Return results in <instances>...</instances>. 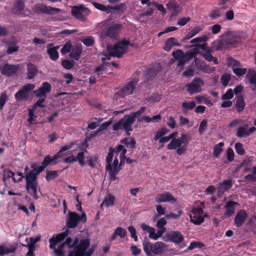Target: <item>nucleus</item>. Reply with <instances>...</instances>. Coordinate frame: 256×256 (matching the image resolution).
Returning a JSON list of instances; mask_svg holds the SVG:
<instances>
[{
  "label": "nucleus",
  "instance_id": "nucleus-1",
  "mask_svg": "<svg viewBox=\"0 0 256 256\" xmlns=\"http://www.w3.org/2000/svg\"><path fill=\"white\" fill-rule=\"evenodd\" d=\"M221 36V40H216L213 43L214 46L218 50L236 47L242 38L240 32L236 31H227Z\"/></svg>",
  "mask_w": 256,
  "mask_h": 256
},
{
  "label": "nucleus",
  "instance_id": "nucleus-2",
  "mask_svg": "<svg viewBox=\"0 0 256 256\" xmlns=\"http://www.w3.org/2000/svg\"><path fill=\"white\" fill-rule=\"evenodd\" d=\"M128 46H134V44H131L129 40H123L114 45H109L107 47L108 53L112 56L120 58L127 51Z\"/></svg>",
  "mask_w": 256,
  "mask_h": 256
},
{
  "label": "nucleus",
  "instance_id": "nucleus-3",
  "mask_svg": "<svg viewBox=\"0 0 256 256\" xmlns=\"http://www.w3.org/2000/svg\"><path fill=\"white\" fill-rule=\"evenodd\" d=\"M90 246V240L88 238L82 239L75 248L70 252L68 256H91L94 252V248H90L86 251Z\"/></svg>",
  "mask_w": 256,
  "mask_h": 256
},
{
  "label": "nucleus",
  "instance_id": "nucleus-4",
  "mask_svg": "<svg viewBox=\"0 0 256 256\" xmlns=\"http://www.w3.org/2000/svg\"><path fill=\"white\" fill-rule=\"evenodd\" d=\"M143 249L147 256H152V254H160L166 248V244L162 242H157L152 244L148 240L142 242Z\"/></svg>",
  "mask_w": 256,
  "mask_h": 256
},
{
  "label": "nucleus",
  "instance_id": "nucleus-5",
  "mask_svg": "<svg viewBox=\"0 0 256 256\" xmlns=\"http://www.w3.org/2000/svg\"><path fill=\"white\" fill-rule=\"evenodd\" d=\"M80 221L84 224L86 222V216L84 212L81 216L76 212H70L66 226L68 228H74L78 226V222Z\"/></svg>",
  "mask_w": 256,
  "mask_h": 256
},
{
  "label": "nucleus",
  "instance_id": "nucleus-6",
  "mask_svg": "<svg viewBox=\"0 0 256 256\" xmlns=\"http://www.w3.org/2000/svg\"><path fill=\"white\" fill-rule=\"evenodd\" d=\"M90 12L89 9L84 7L83 5L74 6L72 8V16L82 22L86 20V16L89 15Z\"/></svg>",
  "mask_w": 256,
  "mask_h": 256
},
{
  "label": "nucleus",
  "instance_id": "nucleus-7",
  "mask_svg": "<svg viewBox=\"0 0 256 256\" xmlns=\"http://www.w3.org/2000/svg\"><path fill=\"white\" fill-rule=\"evenodd\" d=\"M138 82L139 79L138 78H133L118 90V94L122 98H124L127 96L132 94L135 90L136 86Z\"/></svg>",
  "mask_w": 256,
  "mask_h": 256
},
{
  "label": "nucleus",
  "instance_id": "nucleus-8",
  "mask_svg": "<svg viewBox=\"0 0 256 256\" xmlns=\"http://www.w3.org/2000/svg\"><path fill=\"white\" fill-rule=\"evenodd\" d=\"M35 88V85L32 84H27L24 86L14 94V98L18 101L26 100L28 99L30 94Z\"/></svg>",
  "mask_w": 256,
  "mask_h": 256
},
{
  "label": "nucleus",
  "instance_id": "nucleus-9",
  "mask_svg": "<svg viewBox=\"0 0 256 256\" xmlns=\"http://www.w3.org/2000/svg\"><path fill=\"white\" fill-rule=\"evenodd\" d=\"M122 27V24H116L106 29L102 30L100 32V36L102 38H105L106 37L114 38L118 36Z\"/></svg>",
  "mask_w": 256,
  "mask_h": 256
},
{
  "label": "nucleus",
  "instance_id": "nucleus-10",
  "mask_svg": "<svg viewBox=\"0 0 256 256\" xmlns=\"http://www.w3.org/2000/svg\"><path fill=\"white\" fill-rule=\"evenodd\" d=\"M33 11L37 14H53L61 11L58 8L47 6L43 4H36L33 8Z\"/></svg>",
  "mask_w": 256,
  "mask_h": 256
},
{
  "label": "nucleus",
  "instance_id": "nucleus-11",
  "mask_svg": "<svg viewBox=\"0 0 256 256\" xmlns=\"http://www.w3.org/2000/svg\"><path fill=\"white\" fill-rule=\"evenodd\" d=\"M26 178V188L27 192L34 199L38 200V183L36 180H31L28 178Z\"/></svg>",
  "mask_w": 256,
  "mask_h": 256
},
{
  "label": "nucleus",
  "instance_id": "nucleus-12",
  "mask_svg": "<svg viewBox=\"0 0 256 256\" xmlns=\"http://www.w3.org/2000/svg\"><path fill=\"white\" fill-rule=\"evenodd\" d=\"M184 236L179 231H171L162 236V240L166 242H171L179 244L184 240Z\"/></svg>",
  "mask_w": 256,
  "mask_h": 256
},
{
  "label": "nucleus",
  "instance_id": "nucleus-13",
  "mask_svg": "<svg viewBox=\"0 0 256 256\" xmlns=\"http://www.w3.org/2000/svg\"><path fill=\"white\" fill-rule=\"evenodd\" d=\"M128 120L124 118L120 120L118 122L114 124L112 126V129L114 131H116L122 128L124 129L126 135L130 136V132L132 131L133 129L132 127L133 122H128Z\"/></svg>",
  "mask_w": 256,
  "mask_h": 256
},
{
  "label": "nucleus",
  "instance_id": "nucleus-14",
  "mask_svg": "<svg viewBox=\"0 0 256 256\" xmlns=\"http://www.w3.org/2000/svg\"><path fill=\"white\" fill-rule=\"evenodd\" d=\"M141 228L143 230L147 231L149 233L150 238L154 240H157L158 238L162 237L166 231V228H160V230L156 233V230L154 228L145 224H142L141 225Z\"/></svg>",
  "mask_w": 256,
  "mask_h": 256
},
{
  "label": "nucleus",
  "instance_id": "nucleus-15",
  "mask_svg": "<svg viewBox=\"0 0 256 256\" xmlns=\"http://www.w3.org/2000/svg\"><path fill=\"white\" fill-rule=\"evenodd\" d=\"M204 84V81L200 78H194L190 83L186 85V87L189 94H194L200 92Z\"/></svg>",
  "mask_w": 256,
  "mask_h": 256
},
{
  "label": "nucleus",
  "instance_id": "nucleus-16",
  "mask_svg": "<svg viewBox=\"0 0 256 256\" xmlns=\"http://www.w3.org/2000/svg\"><path fill=\"white\" fill-rule=\"evenodd\" d=\"M32 170L28 172L25 178H28L34 180L38 179V176L44 170V166H37L36 164H34L31 166Z\"/></svg>",
  "mask_w": 256,
  "mask_h": 256
},
{
  "label": "nucleus",
  "instance_id": "nucleus-17",
  "mask_svg": "<svg viewBox=\"0 0 256 256\" xmlns=\"http://www.w3.org/2000/svg\"><path fill=\"white\" fill-rule=\"evenodd\" d=\"M160 68L159 64L154 66H150L148 67L145 72L144 79L146 81L152 80L160 72Z\"/></svg>",
  "mask_w": 256,
  "mask_h": 256
},
{
  "label": "nucleus",
  "instance_id": "nucleus-18",
  "mask_svg": "<svg viewBox=\"0 0 256 256\" xmlns=\"http://www.w3.org/2000/svg\"><path fill=\"white\" fill-rule=\"evenodd\" d=\"M52 86L48 82H44L42 86L34 92L38 98H46V94L50 92Z\"/></svg>",
  "mask_w": 256,
  "mask_h": 256
},
{
  "label": "nucleus",
  "instance_id": "nucleus-19",
  "mask_svg": "<svg viewBox=\"0 0 256 256\" xmlns=\"http://www.w3.org/2000/svg\"><path fill=\"white\" fill-rule=\"evenodd\" d=\"M176 200L168 192L156 194V202L158 203L170 202L172 204H174Z\"/></svg>",
  "mask_w": 256,
  "mask_h": 256
},
{
  "label": "nucleus",
  "instance_id": "nucleus-20",
  "mask_svg": "<svg viewBox=\"0 0 256 256\" xmlns=\"http://www.w3.org/2000/svg\"><path fill=\"white\" fill-rule=\"evenodd\" d=\"M248 216V215L244 210H240L235 216L234 224L238 228L240 227L244 222Z\"/></svg>",
  "mask_w": 256,
  "mask_h": 256
},
{
  "label": "nucleus",
  "instance_id": "nucleus-21",
  "mask_svg": "<svg viewBox=\"0 0 256 256\" xmlns=\"http://www.w3.org/2000/svg\"><path fill=\"white\" fill-rule=\"evenodd\" d=\"M72 240L71 238H68L66 241L61 244L57 249H55L54 252L56 256H66L64 250V248L67 246L68 248H70V246L72 245Z\"/></svg>",
  "mask_w": 256,
  "mask_h": 256
},
{
  "label": "nucleus",
  "instance_id": "nucleus-22",
  "mask_svg": "<svg viewBox=\"0 0 256 256\" xmlns=\"http://www.w3.org/2000/svg\"><path fill=\"white\" fill-rule=\"evenodd\" d=\"M18 66L7 63L2 66V74L4 76H10L15 74L18 72Z\"/></svg>",
  "mask_w": 256,
  "mask_h": 256
},
{
  "label": "nucleus",
  "instance_id": "nucleus-23",
  "mask_svg": "<svg viewBox=\"0 0 256 256\" xmlns=\"http://www.w3.org/2000/svg\"><path fill=\"white\" fill-rule=\"evenodd\" d=\"M238 205V203L232 200H229L225 204L224 208L226 210L224 214V217H230L234 213L236 206Z\"/></svg>",
  "mask_w": 256,
  "mask_h": 256
},
{
  "label": "nucleus",
  "instance_id": "nucleus-24",
  "mask_svg": "<svg viewBox=\"0 0 256 256\" xmlns=\"http://www.w3.org/2000/svg\"><path fill=\"white\" fill-rule=\"evenodd\" d=\"M52 44H50L48 46L47 53L52 60H56L59 57L58 52V49L59 47L58 46L52 47Z\"/></svg>",
  "mask_w": 256,
  "mask_h": 256
},
{
  "label": "nucleus",
  "instance_id": "nucleus-25",
  "mask_svg": "<svg viewBox=\"0 0 256 256\" xmlns=\"http://www.w3.org/2000/svg\"><path fill=\"white\" fill-rule=\"evenodd\" d=\"M24 8L25 0H16L14 4L12 11L14 14L19 16V12L24 10Z\"/></svg>",
  "mask_w": 256,
  "mask_h": 256
},
{
  "label": "nucleus",
  "instance_id": "nucleus-26",
  "mask_svg": "<svg viewBox=\"0 0 256 256\" xmlns=\"http://www.w3.org/2000/svg\"><path fill=\"white\" fill-rule=\"evenodd\" d=\"M146 108L142 106L138 111L132 112L130 114L125 115L124 118L128 120V122L134 123L136 120V118L140 116L141 114L146 111Z\"/></svg>",
  "mask_w": 256,
  "mask_h": 256
},
{
  "label": "nucleus",
  "instance_id": "nucleus-27",
  "mask_svg": "<svg viewBox=\"0 0 256 256\" xmlns=\"http://www.w3.org/2000/svg\"><path fill=\"white\" fill-rule=\"evenodd\" d=\"M181 44L178 42L174 38H170L166 41L164 49L167 52L170 51L174 46H180Z\"/></svg>",
  "mask_w": 256,
  "mask_h": 256
},
{
  "label": "nucleus",
  "instance_id": "nucleus-28",
  "mask_svg": "<svg viewBox=\"0 0 256 256\" xmlns=\"http://www.w3.org/2000/svg\"><path fill=\"white\" fill-rule=\"evenodd\" d=\"M27 78L30 80L34 78L38 72L36 66L32 63L27 64Z\"/></svg>",
  "mask_w": 256,
  "mask_h": 256
},
{
  "label": "nucleus",
  "instance_id": "nucleus-29",
  "mask_svg": "<svg viewBox=\"0 0 256 256\" xmlns=\"http://www.w3.org/2000/svg\"><path fill=\"white\" fill-rule=\"evenodd\" d=\"M232 180H224L219 184L218 189H220L221 192H226L232 187Z\"/></svg>",
  "mask_w": 256,
  "mask_h": 256
},
{
  "label": "nucleus",
  "instance_id": "nucleus-30",
  "mask_svg": "<svg viewBox=\"0 0 256 256\" xmlns=\"http://www.w3.org/2000/svg\"><path fill=\"white\" fill-rule=\"evenodd\" d=\"M115 200L116 198L114 196L111 194H108L105 197L101 204V206L104 205L106 208L114 206V205Z\"/></svg>",
  "mask_w": 256,
  "mask_h": 256
},
{
  "label": "nucleus",
  "instance_id": "nucleus-31",
  "mask_svg": "<svg viewBox=\"0 0 256 256\" xmlns=\"http://www.w3.org/2000/svg\"><path fill=\"white\" fill-rule=\"evenodd\" d=\"M72 144H73L71 143L70 144H67L63 146L58 152V153L54 156L55 158V159L58 160V158L66 156L68 153L64 152L72 148Z\"/></svg>",
  "mask_w": 256,
  "mask_h": 256
},
{
  "label": "nucleus",
  "instance_id": "nucleus-32",
  "mask_svg": "<svg viewBox=\"0 0 256 256\" xmlns=\"http://www.w3.org/2000/svg\"><path fill=\"white\" fill-rule=\"evenodd\" d=\"M245 106L246 104L244 97L242 96H238L237 98L236 103L235 104L236 110L238 112H241L244 110Z\"/></svg>",
  "mask_w": 256,
  "mask_h": 256
},
{
  "label": "nucleus",
  "instance_id": "nucleus-33",
  "mask_svg": "<svg viewBox=\"0 0 256 256\" xmlns=\"http://www.w3.org/2000/svg\"><path fill=\"white\" fill-rule=\"evenodd\" d=\"M81 54V48L80 47L76 46L72 48L69 54V56L72 59L75 60H78L80 58Z\"/></svg>",
  "mask_w": 256,
  "mask_h": 256
},
{
  "label": "nucleus",
  "instance_id": "nucleus-34",
  "mask_svg": "<svg viewBox=\"0 0 256 256\" xmlns=\"http://www.w3.org/2000/svg\"><path fill=\"white\" fill-rule=\"evenodd\" d=\"M182 146L180 138H174L167 145V148L170 150H175Z\"/></svg>",
  "mask_w": 256,
  "mask_h": 256
},
{
  "label": "nucleus",
  "instance_id": "nucleus-35",
  "mask_svg": "<svg viewBox=\"0 0 256 256\" xmlns=\"http://www.w3.org/2000/svg\"><path fill=\"white\" fill-rule=\"evenodd\" d=\"M190 221L196 225H200L204 222V218L199 214L190 215Z\"/></svg>",
  "mask_w": 256,
  "mask_h": 256
},
{
  "label": "nucleus",
  "instance_id": "nucleus-36",
  "mask_svg": "<svg viewBox=\"0 0 256 256\" xmlns=\"http://www.w3.org/2000/svg\"><path fill=\"white\" fill-rule=\"evenodd\" d=\"M196 64L198 68L206 72H212L210 67L206 64L204 62L198 61L196 62Z\"/></svg>",
  "mask_w": 256,
  "mask_h": 256
},
{
  "label": "nucleus",
  "instance_id": "nucleus-37",
  "mask_svg": "<svg viewBox=\"0 0 256 256\" xmlns=\"http://www.w3.org/2000/svg\"><path fill=\"white\" fill-rule=\"evenodd\" d=\"M126 9V6L124 3H121L120 4L116 6H108V10H110V13H114L113 10L117 11L118 13L124 12Z\"/></svg>",
  "mask_w": 256,
  "mask_h": 256
},
{
  "label": "nucleus",
  "instance_id": "nucleus-38",
  "mask_svg": "<svg viewBox=\"0 0 256 256\" xmlns=\"http://www.w3.org/2000/svg\"><path fill=\"white\" fill-rule=\"evenodd\" d=\"M51 162H52L53 164H58V160L55 159L54 156H51L50 155L46 156L44 158V160L42 162V166H44V168L46 166H47L48 164H50Z\"/></svg>",
  "mask_w": 256,
  "mask_h": 256
},
{
  "label": "nucleus",
  "instance_id": "nucleus-39",
  "mask_svg": "<svg viewBox=\"0 0 256 256\" xmlns=\"http://www.w3.org/2000/svg\"><path fill=\"white\" fill-rule=\"evenodd\" d=\"M195 106L196 103L194 101L184 102L182 104V110L184 112H186L188 110H192Z\"/></svg>",
  "mask_w": 256,
  "mask_h": 256
},
{
  "label": "nucleus",
  "instance_id": "nucleus-40",
  "mask_svg": "<svg viewBox=\"0 0 256 256\" xmlns=\"http://www.w3.org/2000/svg\"><path fill=\"white\" fill-rule=\"evenodd\" d=\"M224 146L223 142H220L214 147V156L215 158H218L220 154L222 152L223 150L222 148Z\"/></svg>",
  "mask_w": 256,
  "mask_h": 256
},
{
  "label": "nucleus",
  "instance_id": "nucleus-41",
  "mask_svg": "<svg viewBox=\"0 0 256 256\" xmlns=\"http://www.w3.org/2000/svg\"><path fill=\"white\" fill-rule=\"evenodd\" d=\"M15 174L14 172H12L10 170H4V176L2 180L4 182H6V178H12L14 182H16V178L14 177Z\"/></svg>",
  "mask_w": 256,
  "mask_h": 256
},
{
  "label": "nucleus",
  "instance_id": "nucleus-42",
  "mask_svg": "<svg viewBox=\"0 0 256 256\" xmlns=\"http://www.w3.org/2000/svg\"><path fill=\"white\" fill-rule=\"evenodd\" d=\"M202 30V28L200 26L195 27L188 32L186 36L183 39V41L190 39V38L196 36V34H198Z\"/></svg>",
  "mask_w": 256,
  "mask_h": 256
},
{
  "label": "nucleus",
  "instance_id": "nucleus-43",
  "mask_svg": "<svg viewBox=\"0 0 256 256\" xmlns=\"http://www.w3.org/2000/svg\"><path fill=\"white\" fill-rule=\"evenodd\" d=\"M58 176V172L57 170L49 171L46 172V181L49 182L50 180H54Z\"/></svg>",
  "mask_w": 256,
  "mask_h": 256
},
{
  "label": "nucleus",
  "instance_id": "nucleus-44",
  "mask_svg": "<svg viewBox=\"0 0 256 256\" xmlns=\"http://www.w3.org/2000/svg\"><path fill=\"white\" fill-rule=\"evenodd\" d=\"M73 46L72 44V42L70 41H68L63 46L60 52L62 54L64 55L70 52Z\"/></svg>",
  "mask_w": 256,
  "mask_h": 256
},
{
  "label": "nucleus",
  "instance_id": "nucleus-45",
  "mask_svg": "<svg viewBox=\"0 0 256 256\" xmlns=\"http://www.w3.org/2000/svg\"><path fill=\"white\" fill-rule=\"evenodd\" d=\"M61 64L66 70H71L74 65V62L72 60H64L61 62Z\"/></svg>",
  "mask_w": 256,
  "mask_h": 256
},
{
  "label": "nucleus",
  "instance_id": "nucleus-46",
  "mask_svg": "<svg viewBox=\"0 0 256 256\" xmlns=\"http://www.w3.org/2000/svg\"><path fill=\"white\" fill-rule=\"evenodd\" d=\"M250 72L251 70H250L248 71V72L246 75V78L248 79L249 82L250 84L254 85V88H252V90L254 91L255 90V88H256V72L250 75Z\"/></svg>",
  "mask_w": 256,
  "mask_h": 256
},
{
  "label": "nucleus",
  "instance_id": "nucleus-47",
  "mask_svg": "<svg viewBox=\"0 0 256 256\" xmlns=\"http://www.w3.org/2000/svg\"><path fill=\"white\" fill-rule=\"evenodd\" d=\"M180 138L182 144L187 146L188 144L192 140V137L188 134H181Z\"/></svg>",
  "mask_w": 256,
  "mask_h": 256
},
{
  "label": "nucleus",
  "instance_id": "nucleus-48",
  "mask_svg": "<svg viewBox=\"0 0 256 256\" xmlns=\"http://www.w3.org/2000/svg\"><path fill=\"white\" fill-rule=\"evenodd\" d=\"M168 132L169 130L166 128H162L161 129L156 132L154 137V140H157L166 134Z\"/></svg>",
  "mask_w": 256,
  "mask_h": 256
},
{
  "label": "nucleus",
  "instance_id": "nucleus-49",
  "mask_svg": "<svg viewBox=\"0 0 256 256\" xmlns=\"http://www.w3.org/2000/svg\"><path fill=\"white\" fill-rule=\"evenodd\" d=\"M236 136L238 138L246 137L249 136L248 130L243 126H239L236 132Z\"/></svg>",
  "mask_w": 256,
  "mask_h": 256
},
{
  "label": "nucleus",
  "instance_id": "nucleus-50",
  "mask_svg": "<svg viewBox=\"0 0 256 256\" xmlns=\"http://www.w3.org/2000/svg\"><path fill=\"white\" fill-rule=\"evenodd\" d=\"M8 98V97L5 92H3L0 94V110L3 108Z\"/></svg>",
  "mask_w": 256,
  "mask_h": 256
},
{
  "label": "nucleus",
  "instance_id": "nucleus-51",
  "mask_svg": "<svg viewBox=\"0 0 256 256\" xmlns=\"http://www.w3.org/2000/svg\"><path fill=\"white\" fill-rule=\"evenodd\" d=\"M122 169V164L121 162L119 164L118 166L113 168L112 165L110 166V168H108V166H106V170L108 172V173H111L112 174L117 175L119 172Z\"/></svg>",
  "mask_w": 256,
  "mask_h": 256
},
{
  "label": "nucleus",
  "instance_id": "nucleus-52",
  "mask_svg": "<svg viewBox=\"0 0 256 256\" xmlns=\"http://www.w3.org/2000/svg\"><path fill=\"white\" fill-rule=\"evenodd\" d=\"M114 150H113V149L112 148H110V152L106 158V162L107 163V165L106 166H108V168H110V166L112 165V162L114 157Z\"/></svg>",
  "mask_w": 256,
  "mask_h": 256
},
{
  "label": "nucleus",
  "instance_id": "nucleus-53",
  "mask_svg": "<svg viewBox=\"0 0 256 256\" xmlns=\"http://www.w3.org/2000/svg\"><path fill=\"white\" fill-rule=\"evenodd\" d=\"M220 16V10L217 8L213 9L209 14V16L212 20L218 18Z\"/></svg>",
  "mask_w": 256,
  "mask_h": 256
},
{
  "label": "nucleus",
  "instance_id": "nucleus-54",
  "mask_svg": "<svg viewBox=\"0 0 256 256\" xmlns=\"http://www.w3.org/2000/svg\"><path fill=\"white\" fill-rule=\"evenodd\" d=\"M93 5L94 6L97 8L98 10H100L102 11L106 12L107 13L111 12L110 10H108V6H106L102 4L98 3V2H94Z\"/></svg>",
  "mask_w": 256,
  "mask_h": 256
},
{
  "label": "nucleus",
  "instance_id": "nucleus-55",
  "mask_svg": "<svg viewBox=\"0 0 256 256\" xmlns=\"http://www.w3.org/2000/svg\"><path fill=\"white\" fill-rule=\"evenodd\" d=\"M235 149L236 153L240 155L243 156L245 154V150H244L242 144L240 142H237L235 144Z\"/></svg>",
  "mask_w": 256,
  "mask_h": 256
},
{
  "label": "nucleus",
  "instance_id": "nucleus-56",
  "mask_svg": "<svg viewBox=\"0 0 256 256\" xmlns=\"http://www.w3.org/2000/svg\"><path fill=\"white\" fill-rule=\"evenodd\" d=\"M226 62L228 66H232V68L234 66H240V62L232 57L228 58L226 59Z\"/></svg>",
  "mask_w": 256,
  "mask_h": 256
},
{
  "label": "nucleus",
  "instance_id": "nucleus-57",
  "mask_svg": "<svg viewBox=\"0 0 256 256\" xmlns=\"http://www.w3.org/2000/svg\"><path fill=\"white\" fill-rule=\"evenodd\" d=\"M68 232L69 231L66 230L65 232L57 234L56 236H54V237L58 242H61L68 235Z\"/></svg>",
  "mask_w": 256,
  "mask_h": 256
},
{
  "label": "nucleus",
  "instance_id": "nucleus-58",
  "mask_svg": "<svg viewBox=\"0 0 256 256\" xmlns=\"http://www.w3.org/2000/svg\"><path fill=\"white\" fill-rule=\"evenodd\" d=\"M234 73L238 76H244L246 72V68H232Z\"/></svg>",
  "mask_w": 256,
  "mask_h": 256
},
{
  "label": "nucleus",
  "instance_id": "nucleus-59",
  "mask_svg": "<svg viewBox=\"0 0 256 256\" xmlns=\"http://www.w3.org/2000/svg\"><path fill=\"white\" fill-rule=\"evenodd\" d=\"M172 55L174 58L177 60L186 56L184 52L181 50H177L174 51L172 52Z\"/></svg>",
  "mask_w": 256,
  "mask_h": 256
},
{
  "label": "nucleus",
  "instance_id": "nucleus-60",
  "mask_svg": "<svg viewBox=\"0 0 256 256\" xmlns=\"http://www.w3.org/2000/svg\"><path fill=\"white\" fill-rule=\"evenodd\" d=\"M82 42L86 46H90L94 44V40L92 36H89L83 39L82 40Z\"/></svg>",
  "mask_w": 256,
  "mask_h": 256
},
{
  "label": "nucleus",
  "instance_id": "nucleus-61",
  "mask_svg": "<svg viewBox=\"0 0 256 256\" xmlns=\"http://www.w3.org/2000/svg\"><path fill=\"white\" fill-rule=\"evenodd\" d=\"M75 158L76 159V161H78L80 166H83L84 165V152H78L77 156L75 157Z\"/></svg>",
  "mask_w": 256,
  "mask_h": 256
},
{
  "label": "nucleus",
  "instance_id": "nucleus-62",
  "mask_svg": "<svg viewBox=\"0 0 256 256\" xmlns=\"http://www.w3.org/2000/svg\"><path fill=\"white\" fill-rule=\"evenodd\" d=\"M115 234H116L121 238H124L126 235V230L122 227H118L115 230Z\"/></svg>",
  "mask_w": 256,
  "mask_h": 256
},
{
  "label": "nucleus",
  "instance_id": "nucleus-63",
  "mask_svg": "<svg viewBox=\"0 0 256 256\" xmlns=\"http://www.w3.org/2000/svg\"><path fill=\"white\" fill-rule=\"evenodd\" d=\"M230 80V76L228 74H224L220 78V82L222 85L224 86H228L229 81Z\"/></svg>",
  "mask_w": 256,
  "mask_h": 256
},
{
  "label": "nucleus",
  "instance_id": "nucleus-64",
  "mask_svg": "<svg viewBox=\"0 0 256 256\" xmlns=\"http://www.w3.org/2000/svg\"><path fill=\"white\" fill-rule=\"evenodd\" d=\"M234 96L233 92L232 89H228L226 92L222 96V100H228L232 99Z\"/></svg>",
  "mask_w": 256,
  "mask_h": 256
}]
</instances>
